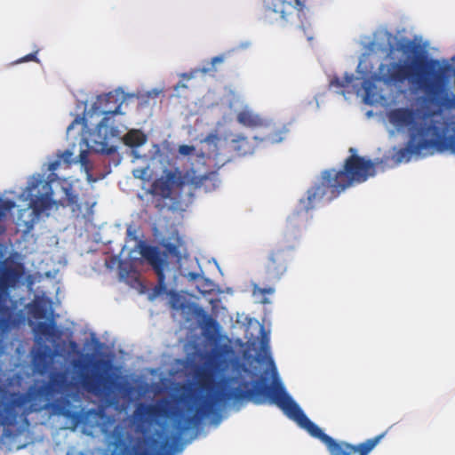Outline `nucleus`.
Returning a JSON list of instances; mask_svg holds the SVG:
<instances>
[{
    "mask_svg": "<svg viewBox=\"0 0 455 455\" xmlns=\"http://www.w3.org/2000/svg\"><path fill=\"white\" fill-rule=\"evenodd\" d=\"M164 249H165V252L176 257L177 259L180 258V250L176 244L171 243H166L164 245Z\"/></svg>",
    "mask_w": 455,
    "mask_h": 455,
    "instance_id": "nucleus-33",
    "label": "nucleus"
},
{
    "mask_svg": "<svg viewBox=\"0 0 455 455\" xmlns=\"http://www.w3.org/2000/svg\"><path fill=\"white\" fill-rule=\"evenodd\" d=\"M220 140V137L217 134H209L205 138V141L210 145L217 146L218 142Z\"/></svg>",
    "mask_w": 455,
    "mask_h": 455,
    "instance_id": "nucleus-39",
    "label": "nucleus"
},
{
    "mask_svg": "<svg viewBox=\"0 0 455 455\" xmlns=\"http://www.w3.org/2000/svg\"><path fill=\"white\" fill-rule=\"evenodd\" d=\"M16 206L15 203L9 199H0V235L5 231L2 222L4 220L7 213Z\"/></svg>",
    "mask_w": 455,
    "mask_h": 455,
    "instance_id": "nucleus-27",
    "label": "nucleus"
},
{
    "mask_svg": "<svg viewBox=\"0 0 455 455\" xmlns=\"http://www.w3.org/2000/svg\"><path fill=\"white\" fill-rule=\"evenodd\" d=\"M183 176L186 178V188H188V198L193 196L192 189L204 188L205 192H211L218 187L219 180L216 172H208L203 175H197L195 171L187 172Z\"/></svg>",
    "mask_w": 455,
    "mask_h": 455,
    "instance_id": "nucleus-16",
    "label": "nucleus"
},
{
    "mask_svg": "<svg viewBox=\"0 0 455 455\" xmlns=\"http://www.w3.org/2000/svg\"><path fill=\"white\" fill-rule=\"evenodd\" d=\"M186 178L180 172L169 171L165 175V179L159 178L154 180L148 192L153 196L168 199L172 196V188H175L179 190L178 199L180 201H187L181 195V192L186 189Z\"/></svg>",
    "mask_w": 455,
    "mask_h": 455,
    "instance_id": "nucleus-13",
    "label": "nucleus"
},
{
    "mask_svg": "<svg viewBox=\"0 0 455 455\" xmlns=\"http://www.w3.org/2000/svg\"><path fill=\"white\" fill-rule=\"evenodd\" d=\"M171 444L154 435L140 439L133 446L132 455H170Z\"/></svg>",
    "mask_w": 455,
    "mask_h": 455,
    "instance_id": "nucleus-17",
    "label": "nucleus"
},
{
    "mask_svg": "<svg viewBox=\"0 0 455 455\" xmlns=\"http://www.w3.org/2000/svg\"><path fill=\"white\" fill-rule=\"evenodd\" d=\"M24 274L20 263L4 261L0 267V333L5 331L13 316V301L10 296V288H14Z\"/></svg>",
    "mask_w": 455,
    "mask_h": 455,
    "instance_id": "nucleus-7",
    "label": "nucleus"
},
{
    "mask_svg": "<svg viewBox=\"0 0 455 455\" xmlns=\"http://www.w3.org/2000/svg\"><path fill=\"white\" fill-rule=\"evenodd\" d=\"M447 138H449L450 140H450V142H449V143H450V145H449V148H451V149H452V151H454V152H455V138H454V137H452V136H447Z\"/></svg>",
    "mask_w": 455,
    "mask_h": 455,
    "instance_id": "nucleus-44",
    "label": "nucleus"
},
{
    "mask_svg": "<svg viewBox=\"0 0 455 455\" xmlns=\"http://www.w3.org/2000/svg\"><path fill=\"white\" fill-rule=\"evenodd\" d=\"M196 379L200 391L209 392L207 396L201 397V403L194 408L189 405L188 410L195 411L193 415L185 413L167 398L158 399L154 403H140L134 411L135 419L143 424H160L162 420L172 419L173 428L179 435L196 427L204 418L217 411V405L222 402L233 401L226 398V394L233 391L234 385L239 382L238 376L225 377L221 380V389L214 394L210 392L214 387V374L211 369L201 367L196 371Z\"/></svg>",
    "mask_w": 455,
    "mask_h": 455,
    "instance_id": "nucleus-1",
    "label": "nucleus"
},
{
    "mask_svg": "<svg viewBox=\"0 0 455 455\" xmlns=\"http://www.w3.org/2000/svg\"><path fill=\"white\" fill-rule=\"evenodd\" d=\"M213 283L210 279L202 277L199 283L197 284L198 291L204 294L212 291Z\"/></svg>",
    "mask_w": 455,
    "mask_h": 455,
    "instance_id": "nucleus-30",
    "label": "nucleus"
},
{
    "mask_svg": "<svg viewBox=\"0 0 455 455\" xmlns=\"http://www.w3.org/2000/svg\"><path fill=\"white\" fill-rule=\"evenodd\" d=\"M49 347H45L44 349L36 351L33 356L34 366L40 372L45 371L49 367Z\"/></svg>",
    "mask_w": 455,
    "mask_h": 455,
    "instance_id": "nucleus-24",
    "label": "nucleus"
},
{
    "mask_svg": "<svg viewBox=\"0 0 455 455\" xmlns=\"http://www.w3.org/2000/svg\"><path fill=\"white\" fill-rule=\"evenodd\" d=\"M35 332L36 335L45 338L47 339L52 338H60V331L58 330L55 323L53 321H51L49 323L47 322H39L37 323Z\"/></svg>",
    "mask_w": 455,
    "mask_h": 455,
    "instance_id": "nucleus-23",
    "label": "nucleus"
},
{
    "mask_svg": "<svg viewBox=\"0 0 455 455\" xmlns=\"http://www.w3.org/2000/svg\"><path fill=\"white\" fill-rule=\"evenodd\" d=\"M229 148L238 156H246L254 152L255 146L243 135H235L229 141Z\"/></svg>",
    "mask_w": 455,
    "mask_h": 455,
    "instance_id": "nucleus-22",
    "label": "nucleus"
},
{
    "mask_svg": "<svg viewBox=\"0 0 455 455\" xmlns=\"http://www.w3.org/2000/svg\"><path fill=\"white\" fill-rule=\"evenodd\" d=\"M65 199L67 201V205L72 207L73 212H82V207L78 204V196L75 195L71 189H65Z\"/></svg>",
    "mask_w": 455,
    "mask_h": 455,
    "instance_id": "nucleus-28",
    "label": "nucleus"
},
{
    "mask_svg": "<svg viewBox=\"0 0 455 455\" xmlns=\"http://www.w3.org/2000/svg\"><path fill=\"white\" fill-rule=\"evenodd\" d=\"M32 313L36 318H44L45 316V310L39 305L34 307Z\"/></svg>",
    "mask_w": 455,
    "mask_h": 455,
    "instance_id": "nucleus-38",
    "label": "nucleus"
},
{
    "mask_svg": "<svg viewBox=\"0 0 455 455\" xmlns=\"http://www.w3.org/2000/svg\"><path fill=\"white\" fill-rule=\"evenodd\" d=\"M60 164H61V160L58 157L56 160L49 163L48 170L50 172H55L60 167Z\"/></svg>",
    "mask_w": 455,
    "mask_h": 455,
    "instance_id": "nucleus-40",
    "label": "nucleus"
},
{
    "mask_svg": "<svg viewBox=\"0 0 455 455\" xmlns=\"http://www.w3.org/2000/svg\"><path fill=\"white\" fill-rule=\"evenodd\" d=\"M170 305L172 309L181 311L183 314L196 318L201 324L204 335L208 340L215 341L217 339L216 333L220 330V325L203 307L195 303L185 301L177 292L172 293Z\"/></svg>",
    "mask_w": 455,
    "mask_h": 455,
    "instance_id": "nucleus-9",
    "label": "nucleus"
},
{
    "mask_svg": "<svg viewBox=\"0 0 455 455\" xmlns=\"http://www.w3.org/2000/svg\"><path fill=\"white\" fill-rule=\"evenodd\" d=\"M54 409L56 411L68 418H78V414L76 412H72L70 410L67 409L65 406H61L59 403L54 404Z\"/></svg>",
    "mask_w": 455,
    "mask_h": 455,
    "instance_id": "nucleus-32",
    "label": "nucleus"
},
{
    "mask_svg": "<svg viewBox=\"0 0 455 455\" xmlns=\"http://www.w3.org/2000/svg\"><path fill=\"white\" fill-rule=\"evenodd\" d=\"M299 4V0H265L267 12L280 15L284 21H289L295 12L294 4Z\"/></svg>",
    "mask_w": 455,
    "mask_h": 455,
    "instance_id": "nucleus-20",
    "label": "nucleus"
},
{
    "mask_svg": "<svg viewBox=\"0 0 455 455\" xmlns=\"http://www.w3.org/2000/svg\"><path fill=\"white\" fill-rule=\"evenodd\" d=\"M140 252L157 275V283L154 289L155 293L158 295L167 293L164 275V268L168 265L166 254L162 253L157 247L148 245L142 241L140 242Z\"/></svg>",
    "mask_w": 455,
    "mask_h": 455,
    "instance_id": "nucleus-12",
    "label": "nucleus"
},
{
    "mask_svg": "<svg viewBox=\"0 0 455 455\" xmlns=\"http://www.w3.org/2000/svg\"><path fill=\"white\" fill-rule=\"evenodd\" d=\"M348 151L350 156L345 159L342 169L322 172L320 182L307 189L306 198L299 200L302 211L307 212L314 209L323 198L332 201L347 188L375 176L376 164L372 160L357 155L355 148Z\"/></svg>",
    "mask_w": 455,
    "mask_h": 455,
    "instance_id": "nucleus-4",
    "label": "nucleus"
},
{
    "mask_svg": "<svg viewBox=\"0 0 455 455\" xmlns=\"http://www.w3.org/2000/svg\"><path fill=\"white\" fill-rule=\"evenodd\" d=\"M124 102L121 92L115 91L100 95L92 104V111L98 115H104V117L97 124L96 131L100 136L106 139L108 135L114 136L117 130L110 124V119L116 114H120V108Z\"/></svg>",
    "mask_w": 455,
    "mask_h": 455,
    "instance_id": "nucleus-8",
    "label": "nucleus"
},
{
    "mask_svg": "<svg viewBox=\"0 0 455 455\" xmlns=\"http://www.w3.org/2000/svg\"><path fill=\"white\" fill-rule=\"evenodd\" d=\"M240 369H241V371H243L244 373L251 374V370L248 367H246L245 365H241Z\"/></svg>",
    "mask_w": 455,
    "mask_h": 455,
    "instance_id": "nucleus-45",
    "label": "nucleus"
},
{
    "mask_svg": "<svg viewBox=\"0 0 455 455\" xmlns=\"http://www.w3.org/2000/svg\"><path fill=\"white\" fill-rule=\"evenodd\" d=\"M417 112L409 108H398L388 113L389 122L398 129L410 128V140L406 147L396 153L398 161H409L412 155H419L423 151L433 154L434 151H444L449 148L450 139L447 133L451 123L440 112H433L425 116L417 125Z\"/></svg>",
    "mask_w": 455,
    "mask_h": 455,
    "instance_id": "nucleus-3",
    "label": "nucleus"
},
{
    "mask_svg": "<svg viewBox=\"0 0 455 455\" xmlns=\"http://www.w3.org/2000/svg\"><path fill=\"white\" fill-rule=\"evenodd\" d=\"M260 348L265 354L269 353V334L266 332L263 326L260 328Z\"/></svg>",
    "mask_w": 455,
    "mask_h": 455,
    "instance_id": "nucleus-31",
    "label": "nucleus"
},
{
    "mask_svg": "<svg viewBox=\"0 0 455 455\" xmlns=\"http://www.w3.org/2000/svg\"><path fill=\"white\" fill-rule=\"evenodd\" d=\"M82 383L87 391L98 395L104 394L105 395H110L112 387L116 384L111 376H104L103 374H84Z\"/></svg>",
    "mask_w": 455,
    "mask_h": 455,
    "instance_id": "nucleus-18",
    "label": "nucleus"
},
{
    "mask_svg": "<svg viewBox=\"0 0 455 455\" xmlns=\"http://www.w3.org/2000/svg\"><path fill=\"white\" fill-rule=\"evenodd\" d=\"M125 145L131 148H138L147 141V136L140 130H132L124 138Z\"/></svg>",
    "mask_w": 455,
    "mask_h": 455,
    "instance_id": "nucleus-25",
    "label": "nucleus"
},
{
    "mask_svg": "<svg viewBox=\"0 0 455 455\" xmlns=\"http://www.w3.org/2000/svg\"><path fill=\"white\" fill-rule=\"evenodd\" d=\"M27 198L29 200L28 207L36 216H40L44 211L52 207V188L50 181L40 176H33L26 188Z\"/></svg>",
    "mask_w": 455,
    "mask_h": 455,
    "instance_id": "nucleus-10",
    "label": "nucleus"
},
{
    "mask_svg": "<svg viewBox=\"0 0 455 455\" xmlns=\"http://www.w3.org/2000/svg\"><path fill=\"white\" fill-rule=\"evenodd\" d=\"M196 150L194 146L181 145L179 147V153L182 156H189Z\"/></svg>",
    "mask_w": 455,
    "mask_h": 455,
    "instance_id": "nucleus-34",
    "label": "nucleus"
},
{
    "mask_svg": "<svg viewBox=\"0 0 455 455\" xmlns=\"http://www.w3.org/2000/svg\"><path fill=\"white\" fill-rule=\"evenodd\" d=\"M353 79H354L353 75H351V76L346 75L343 79H340L339 77H334L331 80L330 85L332 87H337V88H345L349 84L352 83Z\"/></svg>",
    "mask_w": 455,
    "mask_h": 455,
    "instance_id": "nucleus-29",
    "label": "nucleus"
},
{
    "mask_svg": "<svg viewBox=\"0 0 455 455\" xmlns=\"http://www.w3.org/2000/svg\"><path fill=\"white\" fill-rule=\"evenodd\" d=\"M79 158H80V163L82 164H86L88 163V153L86 150H83L81 151L80 155H79Z\"/></svg>",
    "mask_w": 455,
    "mask_h": 455,
    "instance_id": "nucleus-41",
    "label": "nucleus"
},
{
    "mask_svg": "<svg viewBox=\"0 0 455 455\" xmlns=\"http://www.w3.org/2000/svg\"><path fill=\"white\" fill-rule=\"evenodd\" d=\"M114 152H116V148H115V147H110L109 148H108V149L106 150V153H107L108 155L113 154Z\"/></svg>",
    "mask_w": 455,
    "mask_h": 455,
    "instance_id": "nucleus-46",
    "label": "nucleus"
},
{
    "mask_svg": "<svg viewBox=\"0 0 455 455\" xmlns=\"http://www.w3.org/2000/svg\"><path fill=\"white\" fill-rule=\"evenodd\" d=\"M403 63L394 61L389 65L380 64L378 68V80L385 84H402L406 82Z\"/></svg>",
    "mask_w": 455,
    "mask_h": 455,
    "instance_id": "nucleus-19",
    "label": "nucleus"
},
{
    "mask_svg": "<svg viewBox=\"0 0 455 455\" xmlns=\"http://www.w3.org/2000/svg\"><path fill=\"white\" fill-rule=\"evenodd\" d=\"M395 40L396 37L392 33L384 31L370 43L369 48L372 52H381L391 54L395 51L393 44Z\"/></svg>",
    "mask_w": 455,
    "mask_h": 455,
    "instance_id": "nucleus-21",
    "label": "nucleus"
},
{
    "mask_svg": "<svg viewBox=\"0 0 455 455\" xmlns=\"http://www.w3.org/2000/svg\"><path fill=\"white\" fill-rule=\"evenodd\" d=\"M188 279H189V280H191V281H197V280H198V281L200 282V280H201V278H202L203 276H201V275H200L199 274H197V273H195V272H189V273H188Z\"/></svg>",
    "mask_w": 455,
    "mask_h": 455,
    "instance_id": "nucleus-42",
    "label": "nucleus"
},
{
    "mask_svg": "<svg viewBox=\"0 0 455 455\" xmlns=\"http://www.w3.org/2000/svg\"><path fill=\"white\" fill-rule=\"evenodd\" d=\"M384 436L382 433L357 444L334 440L327 450L330 455H368Z\"/></svg>",
    "mask_w": 455,
    "mask_h": 455,
    "instance_id": "nucleus-14",
    "label": "nucleus"
},
{
    "mask_svg": "<svg viewBox=\"0 0 455 455\" xmlns=\"http://www.w3.org/2000/svg\"><path fill=\"white\" fill-rule=\"evenodd\" d=\"M237 385L232 392L225 395L226 398H233L235 402L251 400L256 404L268 400L270 403L279 407L289 419L307 430L310 435L319 439L327 449L335 440L306 416L300 407L287 394L282 383L274 382L273 385H268L262 383L261 380H256L251 384L239 379Z\"/></svg>",
    "mask_w": 455,
    "mask_h": 455,
    "instance_id": "nucleus-5",
    "label": "nucleus"
},
{
    "mask_svg": "<svg viewBox=\"0 0 455 455\" xmlns=\"http://www.w3.org/2000/svg\"><path fill=\"white\" fill-rule=\"evenodd\" d=\"M291 235V232H287L282 243L269 252L265 262V272L269 280H279L287 271L291 259L290 251L294 245L286 243L290 242Z\"/></svg>",
    "mask_w": 455,
    "mask_h": 455,
    "instance_id": "nucleus-11",
    "label": "nucleus"
},
{
    "mask_svg": "<svg viewBox=\"0 0 455 455\" xmlns=\"http://www.w3.org/2000/svg\"><path fill=\"white\" fill-rule=\"evenodd\" d=\"M71 382L65 371H54L49 381L30 387L27 393L12 392L0 396V427L6 437H16L30 426L28 416L49 407V401L56 395L68 390Z\"/></svg>",
    "mask_w": 455,
    "mask_h": 455,
    "instance_id": "nucleus-2",
    "label": "nucleus"
},
{
    "mask_svg": "<svg viewBox=\"0 0 455 455\" xmlns=\"http://www.w3.org/2000/svg\"><path fill=\"white\" fill-rule=\"evenodd\" d=\"M396 50L403 53L417 54L419 51V45L414 41L403 37L397 42Z\"/></svg>",
    "mask_w": 455,
    "mask_h": 455,
    "instance_id": "nucleus-26",
    "label": "nucleus"
},
{
    "mask_svg": "<svg viewBox=\"0 0 455 455\" xmlns=\"http://www.w3.org/2000/svg\"><path fill=\"white\" fill-rule=\"evenodd\" d=\"M156 206L157 208H162V206L160 205V204H156Z\"/></svg>",
    "mask_w": 455,
    "mask_h": 455,
    "instance_id": "nucleus-48",
    "label": "nucleus"
},
{
    "mask_svg": "<svg viewBox=\"0 0 455 455\" xmlns=\"http://www.w3.org/2000/svg\"><path fill=\"white\" fill-rule=\"evenodd\" d=\"M261 294H270L274 291L272 288H258L257 289Z\"/></svg>",
    "mask_w": 455,
    "mask_h": 455,
    "instance_id": "nucleus-43",
    "label": "nucleus"
},
{
    "mask_svg": "<svg viewBox=\"0 0 455 455\" xmlns=\"http://www.w3.org/2000/svg\"><path fill=\"white\" fill-rule=\"evenodd\" d=\"M36 53H37V52L29 53V54L20 58V60H18L16 62L17 63H22V62H27V61L39 62V60L36 57Z\"/></svg>",
    "mask_w": 455,
    "mask_h": 455,
    "instance_id": "nucleus-35",
    "label": "nucleus"
},
{
    "mask_svg": "<svg viewBox=\"0 0 455 455\" xmlns=\"http://www.w3.org/2000/svg\"><path fill=\"white\" fill-rule=\"evenodd\" d=\"M295 215H293L292 217L290 218V222L291 224L293 226V219H294Z\"/></svg>",
    "mask_w": 455,
    "mask_h": 455,
    "instance_id": "nucleus-47",
    "label": "nucleus"
},
{
    "mask_svg": "<svg viewBox=\"0 0 455 455\" xmlns=\"http://www.w3.org/2000/svg\"><path fill=\"white\" fill-rule=\"evenodd\" d=\"M71 156L72 152L69 150H65L60 155H58V157L61 160V162H64L68 166L71 164Z\"/></svg>",
    "mask_w": 455,
    "mask_h": 455,
    "instance_id": "nucleus-37",
    "label": "nucleus"
},
{
    "mask_svg": "<svg viewBox=\"0 0 455 455\" xmlns=\"http://www.w3.org/2000/svg\"><path fill=\"white\" fill-rule=\"evenodd\" d=\"M224 60H225V56H224V55H219V56H215V57H213V58L212 59V60H211V64H212V68H208V69H205V68H204V69L203 70V72H204V73H206V72H208L209 70H215V68H214V67H215V65H216V64H219V63H222V62L224 61Z\"/></svg>",
    "mask_w": 455,
    "mask_h": 455,
    "instance_id": "nucleus-36",
    "label": "nucleus"
},
{
    "mask_svg": "<svg viewBox=\"0 0 455 455\" xmlns=\"http://www.w3.org/2000/svg\"><path fill=\"white\" fill-rule=\"evenodd\" d=\"M237 121L243 126L251 128L265 126L267 132L263 140L269 143H278L283 139L285 132L282 128L277 127L275 124H266L264 119L250 110L240 111L237 115Z\"/></svg>",
    "mask_w": 455,
    "mask_h": 455,
    "instance_id": "nucleus-15",
    "label": "nucleus"
},
{
    "mask_svg": "<svg viewBox=\"0 0 455 455\" xmlns=\"http://www.w3.org/2000/svg\"><path fill=\"white\" fill-rule=\"evenodd\" d=\"M402 63L406 81L423 89L437 105L447 109L455 108V95L439 98L445 91L447 67L441 66L438 60L423 55Z\"/></svg>",
    "mask_w": 455,
    "mask_h": 455,
    "instance_id": "nucleus-6",
    "label": "nucleus"
}]
</instances>
